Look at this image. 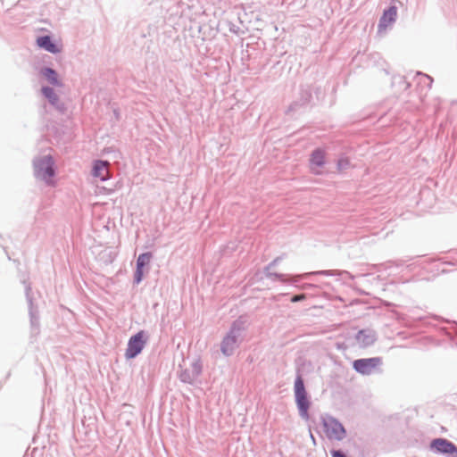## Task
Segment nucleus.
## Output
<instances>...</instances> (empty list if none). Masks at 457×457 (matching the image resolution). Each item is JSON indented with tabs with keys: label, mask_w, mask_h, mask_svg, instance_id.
<instances>
[{
	"label": "nucleus",
	"mask_w": 457,
	"mask_h": 457,
	"mask_svg": "<svg viewBox=\"0 0 457 457\" xmlns=\"http://www.w3.org/2000/svg\"><path fill=\"white\" fill-rule=\"evenodd\" d=\"M351 166L350 159L346 156H340L337 162V169L338 171H343L349 169Z\"/></svg>",
	"instance_id": "obj_21"
},
{
	"label": "nucleus",
	"mask_w": 457,
	"mask_h": 457,
	"mask_svg": "<svg viewBox=\"0 0 457 457\" xmlns=\"http://www.w3.org/2000/svg\"><path fill=\"white\" fill-rule=\"evenodd\" d=\"M25 285V296L29 305V321H30V328L32 335H37L39 333V315L37 307L34 305L33 297L31 293V286L29 282L23 281Z\"/></svg>",
	"instance_id": "obj_8"
},
{
	"label": "nucleus",
	"mask_w": 457,
	"mask_h": 457,
	"mask_svg": "<svg viewBox=\"0 0 457 457\" xmlns=\"http://www.w3.org/2000/svg\"><path fill=\"white\" fill-rule=\"evenodd\" d=\"M34 176L46 185H54L53 178L56 174L55 163L52 155L47 154L33 160Z\"/></svg>",
	"instance_id": "obj_4"
},
{
	"label": "nucleus",
	"mask_w": 457,
	"mask_h": 457,
	"mask_svg": "<svg viewBox=\"0 0 457 457\" xmlns=\"http://www.w3.org/2000/svg\"><path fill=\"white\" fill-rule=\"evenodd\" d=\"M113 114L115 116L116 120H120V112H119V110L114 109L113 110Z\"/></svg>",
	"instance_id": "obj_32"
},
{
	"label": "nucleus",
	"mask_w": 457,
	"mask_h": 457,
	"mask_svg": "<svg viewBox=\"0 0 457 457\" xmlns=\"http://www.w3.org/2000/svg\"><path fill=\"white\" fill-rule=\"evenodd\" d=\"M403 264V262L402 261H388L384 263H379V264L376 265V267L378 271H381V270H386L394 265L396 267H400Z\"/></svg>",
	"instance_id": "obj_22"
},
{
	"label": "nucleus",
	"mask_w": 457,
	"mask_h": 457,
	"mask_svg": "<svg viewBox=\"0 0 457 457\" xmlns=\"http://www.w3.org/2000/svg\"><path fill=\"white\" fill-rule=\"evenodd\" d=\"M452 324H453V328H454V333L457 336V322L453 321Z\"/></svg>",
	"instance_id": "obj_33"
},
{
	"label": "nucleus",
	"mask_w": 457,
	"mask_h": 457,
	"mask_svg": "<svg viewBox=\"0 0 457 457\" xmlns=\"http://www.w3.org/2000/svg\"><path fill=\"white\" fill-rule=\"evenodd\" d=\"M248 320L245 316H239L235 320L220 342V352L226 356L233 355L243 338V333L247 329Z\"/></svg>",
	"instance_id": "obj_1"
},
{
	"label": "nucleus",
	"mask_w": 457,
	"mask_h": 457,
	"mask_svg": "<svg viewBox=\"0 0 457 457\" xmlns=\"http://www.w3.org/2000/svg\"><path fill=\"white\" fill-rule=\"evenodd\" d=\"M230 31L233 33H237V29H236V28H230Z\"/></svg>",
	"instance_id": "obj_34"
},
{
	"label": "nucleus",
	"mask_w": 457,
	"mask_h": 457,
	"mask_svg": "<svg viewBox=\"0 0 457 457\" xmlns=\"http://www.w3.org/2000/svg\"><path fill=\"white\" fill-rule=\"evenodd\" d=\"M179 379L183 383H187V384L193 385L196 378L191 373V371H189V369H185V370H181V372L179 374Z\"/></svg>",
	"instance_id": "obj_20"
},
{
	"label": "nucleus",
	"mask_w": 457,
	"mask_h": 457,
	"mask_svg": "<svg viewBox=\"0 0 457 457\" xmlns=\"http://www.w3.org/2000/svg\"><path fill=\"white\" fill-rule=\"evenodd\" d=\"M397 18V7L391 5L383 11L378 25V32L381 33L386 28L395 22Z\"/></svg>",
	"instance_id": "obj_11"
},
{
	"label": "nucleus",
	"mask_w": 457,
	"mask_h": 457,
	"mask_svg": "<svg viewBox=\"0 0 457 457\" xmlns=\"http://www.w3.org/2000/svg\"><path fill=\"white\" fill-rule=\"evenodd\" d=\"M282 260V257H276L272 262H270L267 266L264 267L263 270H270L274 268L279 262Z\"/></svg>",
	"instance_id": "obj_30"
},
{
	"label": "nucleus",
	"mask_w": 457,
	"mask_h": 457,
	"mask_svg": "<svg viewBox=\"0 0 457 457\" xmlns=\"http://www.w3.org/2000/svg\"><path fill=\"white\" fill-rule=\"evenodd\" d=\"M41 93L49 103L56 101V98L58 97V95L55 93L54 89L49 86H43L41 87Z\"/></svg>",
	"instance_id": "obj_19"
},
{
	"label": "nucleus",
	"mask_w": 457,
	"mask_h": 457,
	"mask_svg": "<svg viewBox=\"0 0 457 457\" xmlns=\"http://www.w3.org/2000/svg\"><path fill=\"white\" fill-rule=\"evenodd\" d=\"M354 337L358 345L362 348L369 347L377 341L376 332L370 328L360 329Z\"/></svg>",
	"instance_id": "obj_13"
},
{
	"label": "nucleus",
	"mask_w": 457,
	"mask_h": 457,
	"mask_svg": "<svg viewBox=\"0 0 457 457\" xmlns=\"http://www.w3.org/2000/svg\"><path fill=\"white\" fill-rule=\"evenodd\" d=\"M309 162L313 172L315 174H319L320 172L314 170L313 167L322 168L325 165L326 162L324 150L320 147L315 148L310 155Z\"/></svg>",
	"instance_id": "obj_16"
},
{
	"label": "nucleus",
	"mask_w": 457,
	"mask_h": 457,
	"mask_svg": "<svg viewBox=\"0 0 457 457\" xmlns=\"http://www.w3.org/2000/svg\"><path fill=\"white\" fill-rule=\"evenodd\" d=\"M263 274L266 278H270L273 281H280L282 283H291L295 284L298 283L302 279H307L310 278L312 276H345V278L353 280L354 276L351 274L347 270H317V271H311V272H305L302 274H296V275H289V274H283L278 272H272L270 270H263Z\"/></svg>",
	"instance_id": "obj_2"
},
{
	"label": "nucleus",
	"mask_w": 457,
	"mask_h": 457,
	"mask_svg": "<svg viewBox=\"0 0 457 457\" xmlns=\"http://www.w3.org/2000/svg\"><path fill=\"white\" fill-rule=\"evenodd\" d=\"M383 359L379 356L370 358H360L353 361V369L362 376H369L373 373H380Z\"/></svg>",
	"instance_id": "obj_6"
},
{
	"label": "nucleus",
	"mask_w": 457,
	"mask_h": 457,
	"mask_svg": "<svg viewBox=\"0 0 457 457\" xmlns=\"http://www.w3.org/2000/svg\"><path fill=\"white\" fill-rule=\"evenodd\" d=\"M152 258L153 253L151 252L140 253L136 261V266L145 269V266L149 264Z\"/></svg>",
	"instance_id": "obj_18"
},
{
	"label": "nucleus",
	"mask_w": 457,
	"mask_h": 457,
	"mask_svg": "<svg viewBox=\"0 0 457 457\" xmlns=\"http://www.w3.org/2000/svg\"><path fill=\"white\" fill-rule=\"evenodd\" d=\"M52 106L54 107L56 111H58L61 114H64L67 111V106L63 102L60 101L59 96L56 98V101L49 103Z\"/></svg>",
	"instance_id": "obj_24"
},
{
	"label": "nucleus",
	"mask_w": 457,
	"mask_h": 457,
	"mask_svg": "<svg viewBox=\"0 0 457 457\" xmlns=\"http://www.w3.org/2000/svg\"><path fill=\"white\" fill-rule=\"evenodd\" d=\"M306 296L304 294H299V295H295L291 297L290 301L292 303H298V302H301V301H303L305 300Z\"/></svg>",
	"instance_id": "obj_31"
},
{
	"label": "nucleus",
	"mask_w": 457,
	"mask_h": 457,
	"mask_svg": "<svg viewBox=\"0 0 457 457\" xmlns=\"http://www.w3.org/2000/svg\"><path fill=\"white\" fill-rule=\"evenodd\" d=\"M311 438L312 439V441L315 443V438L314 436H312V434L311 433Z\"/></svg>",
	"instance_id": "obj_35"
},
{
	"label": "nucleus",
	"mask_w": 457,
	"mask_h": 457,
	"mask_svg": "<svg viewBox=\"0 0 457 457\" xmlns=\"http://www.w3.org/2000/svg\"><path fill=\"white\" fill-rule=\"evenodd\" d=\"M430 450L447 457H457V446L446 438L438 437L430 442Z\"/></svg>",
	"instance_id": "obj_10"
},
{
	"label": "nucleus",
	"mask_w": 457,
	"mask_h": 457,
	"mask_svg": "<svg viewBox=\"0 0 457 457\" xmlns=\"http://www.w3.org/2000/svg\"><path fill=\"white\" fill-rule=\"evenodd\" d=\"M39 74L44 77L47 82L57 87L63 86L62 81L60 79L58 72L52 67L43 66L39 70Z\"/></svg>",
	"instance_id": "obj_15"
},
{
	"label": "nucleus",
	"mask_w": 457,
	"mask_h": 457,
	"mask_svg": "<svg viewBox=\"0 0 457 457\" xmlns=\"http://www.w3.org/2000/svg\"><path fill=\"white\" fill-rule=\"evenodd\" d=\"M294 285L302 290L313 289L317 287V286L312 283H303L302 285H297V283H295Z\"/></svg>",
	"instance_id": "obj_29"
},
{
	"label": "nucleus",
	"mask_w": 457,
	"mask_h": 457,
	"mask_svg": "<svg viewBox=\"0 0 457 457\" xmlns=\"http://www.w3.org/2000/svg\"><path fill=\"white\" fill-rule=\"evenodd\" d=\"M321 424L324 433L328 440L342 441L347 436V431L343 423L332 415L321 416Z\"/></svg>",
	"instance_id": "obj_5"
},
{
	"label": "nucleus",
	"mask_w": 457,
	"mask_h": 457,
	"mask_svg": "<svg viewBox=\"0 0 457 457\" xmlns=\"http://www.w3.org/2000/svg\"><path fill=\"white\" fill-rule=\"evenodd\" d=\"M52 106L54 107L56 111H58L61 114H64L67 111V106L63 102L60 101L59 96L56 98V101L49 103Z\"/></svg>",
	"instance_id": "obj_25"
},
{
	"label": "nucleus",
	"mask_w": 457,
	"mask_h": 457,
	"mask_svg": "<svg viewBox=\"0 0 457 457\" xmlns=\"http://www.w3.org/2000/svg\"><path fill=\"white\" fill-rule=\"evenodd\" d=\"M110 162L106 160H95L92 165L91 175L94 178L99 179L101 181H106L110 179L109 171L107 167Z\"/></svg>",
	"instance_id": "obj_12"
},
{
	"label": "nucleus",
	"mask_w": 457,
	"mask_h": 457,
	"mask_svg": "<svg viewBox=\"0 0 457 457\" xmlns=\"http://www.w3.org/2000/svg\"><path fill=\"white\" fill-rule=\"evenodd\" d=\"M144 273H145V269L136 266L135 272H134V278H133L134 284L138 285L141 283V281L144 278Z\"/></svg>",
	"instance_id": "obj_27"
},
{
	"label": "nucleus",
	"mask_w": 457,
	"mask_h": 457,
	"mask_svg": "<svg viewBox=\"0 0 457 457\" xmlns=\"http://www.w3.org/2000/svg\"><path fill=\"white\" fill-rule=\"evenodd\" d=\"M391 84L393 87H398L399 91L407 90L411 86L410 82H408L405 77L402 75H394L392 77Z\"/></svg>",
	"instance_id": "obj_17"
},
{
	"label": "nucleus",
	"mask_w": 457,
	"mask_h": 457,
	"mask_svg": "<svg viewBox=\"0 0 457 457\" xmlns=\"http://www.w3.org/2000/svg\"><path fill=\"white\" fill-rule=\"evenodd\" d=\"M148 339L149 336L145 330H139L136 334L132 335L127 344L125 358L127 360H131L137 357L144 350Z\"/></svg>",
	"instance_id": "obj_7"
},
{
	"label": "nucleus",
	"mask_w": 457,
	"mask_h": 457,
	"mask_svg": "<svg viewBox=\"0 0 457 457\" xmlns=\"http://www.w3.org/2000/svg\"><path fill=\"white\" fill-rule=\"evenodd\" d=\"M52 106L54 107L56 111H58L61 114H64L67 111V106L63 102L60 101L59 96L56 98V101L49 103Z\"/></svg>",
	"instance_id": "obj_26"
},
{
	"label": "nucleus",
	"mask_w": 457,
	"mask_h": 457,
	"mask_svg": "<svg viewBox=\"0 0 457 457\" xmlns=\"http://www.w3.org/2000/svg\"><path fill=\"white\" fill-rule=\"evenodd\" d=\"M189 371L195 376V378H197L203 371V365L200 361V360L194 361L191 364V369H189Z\"/></svg>",
	"instance_id": "obj_23"
},
{
	"label": "nucleus",
	"mask_w": 457,
	"mask_h": 457,
	"mask_svg": "<svg viewBox=\"0 0 457 457\" xmlns=\"http://www.w3.org/2000/svg\"><path fill=\"white\" fill-rule=\"evenodd\" d=\"M416 76H417V77H420V78H421V79H420V80H421L422 79H424L425 80H428V87L429 88L431 87L432 83H433V79H432V77H430V76H428V75H427V74H424V73H422V72H420V71H418V72L416 73Z\"/></svg>",
	"instance_id": "obj_28"
},
{
	"label": "nucleus",
	"mask_w": 457,
	"mask_h": 457,
	"mask_svg": "<svg viewBox=\"0 0 457 457\" xmlns=\"http://www.w3.org/2000/svg\"><path fill=\"white\" fill-rule=\"evenodd\" d=\"M294 396L299 416L304 420H309L312 400L305 387L304 379L300 370H296L294 382Z\"/></svg>",
	"instance_id": "obj_3"
},
{
	"label": "nucleus",
	"mask_w": 457,
	"mask_h": 457,
	"mask_svg": "<svg viewBox=\"0 0 457 457\" xmlns=\"http://www.w3.org/2000/svg\"><path fill=\"white\" fill-rule=\"evenodd\" d=\"M37 46L51 54H56L61 52V47L55 43L51 35H42L37 37Z\"/></svg>",
	"instance_id": "obj_14"
},
{
	"label": "nucleus",
	"mask_w": 457,
	"mask_h": 457,
	"mask_svg": "<svg viewBox=\"0 0 457 457\" xmlns=\"http://www.w3.org/2000/svg\"><path fill=\"white\" fill-rule=\"evenodd\" d=\"M312 99V89L310 85H302L299 90V96L287 108V113L298 112L310 105Z\"/></svg>",
	"instance_id": "obj_9"
}]
</instances>
